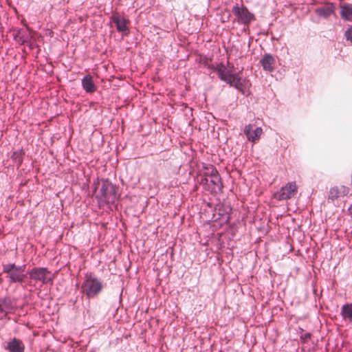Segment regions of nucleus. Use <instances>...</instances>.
I'll return each instance as SVG.
<instances>
[{
    "mask_svg": "<svg viewBox=\"0 0 352 352\" xmlns=\"http://www.w3.org/2000/svg\"><path fill=\"white\" fill-rule=\"evenodd\" d=\"M103 289L102 281L93 273H86L80 286V292L88 299L94 298L99 295Z\"/></svg>",
    "mask_w": 352,
    "mask_h": 352,
    "instance_id": "1",
    "label": "nucleus"
},
{
    "mask_svg": "<svg viewBox=\"0 0 352 352\" xmlns=\"http://www.w3.org/2000/svg\"><path fill=\"white\" fill-rule=\"evenodd\" d=\"M25 269V265L17 266L14 263L3 265V272L6 274L10 283H23L26 278Z\"/></svg>",
    "mask_w": 352,
    "mask_h": 352,
    "instance_id": "2",
    "label": "nucleus"
},
{
    "mask_svg": "<svg viewBox=\"0 0 352 352\" xmlns=\"http://www.w3.org/2000/svg\"><path fill=\"white\" fill-rule=\"evenodd\" d=\"M100 197L104 202H113L116 199V186L109 179L102 181Z\"/></svg>",
    "mask_w": 352,
    "mask_h": 352,
    "instance_id": "3",
    "label": "nucleus"
},
{
    "mask_svg": "<svg viewBox=\"0 0 352 352\" xmlns=\"http://www.w3.org/2000/svg\"><path fill=\"white\" fill-rule=\"evenodd\" d=\"M30 278L36 281H41L43 284L52 283L54 276L45 267H34L29 273Z\"/></svg>",
    "mask_w": 352,
    "mask_h": 352,
    "instance_id": "4",
    "label": "nucleus"
},
{
    "mask_svg": "<svg viewBox=\"0 0 352 352\" xmlns=\"http://www.w3.org/2000/svg\"><path fill=\"white\" fill-rule=\"evenodd\" d=\"M298 187L296 182H289L274 194V197L278 201L291 199L297 192Z\"/></svg>",
    "mask_w": 352,
    "mask_h": 352,
    "instance_id": "5",
    "label": "nucleus"
},
{
    "mask_svg": "<svg viewBox=\"0 0 352 352\" xmlns=\"http://www.w3.org/2000/svg\"><path fill=\"white\" fill-rule=\"evenodd\" d=\"M232 12L238 17V21L243 24H248L251 21L254 20V16L250 13L247 8L243 4H236L232 8Z\"/></svg>",
    "mask_w": 352,
    "mask_h": 352,
    "instance_id": "6",
    "label": "nucleus"
},
{
    "mask_svg": "<svg viewBox=\"0 0 352 352\" xmlns=\"http://www.w3.org/2000/svg\"><path fill=\"white\" fill-rule=\"evenodd\" d=\"M111 21L116 25V29L118 32H122L124 35L129 34V30L128 28L129 21L121 15L116 13L111 16Z\"/></svg>",
    "mask_w": 352,
    "mask_h": 352,
    "instance_id": "7",
    "label": "nucleus"
},
{
    "mask_svg": "<svg viewBox=\"0 0 352 352\" xmlns=\"http://www.w3.org/2000/svg\"><path fill=\"white\" fill-rule=\"evenodd\" d=\"M6 349L10 352H24L25 345L21 340L14 338L8 342Z\"/></svg>",
    "mask_w": 352,
    "mask_h": 352,
    "instance_id": "8",
    "label": "nucleus"
},
{
    "mask_svg": "<svg viewBox=\"0 0 352 352\" xmlns=\"http://www.w3.org/2000/svg\"><path fill=\"white\" fill-rule=\"evenodd\" d=\"M346 193H347V190L345 188V186H342L340 187L334 186L330 189L329 199L333 201L335 199H337L338 197H340L341 196H344V195H346Z\"/></svg>",
    "mask_w": 352,
    "mask_h": 352,
    "instance_id": "9",
    "label": "nucleus"
},
{
    "mask_svg": "<svg viewBox=\"0 0 352 352\" xmlns=\"http://www.w3.org/2000/svg\"><path fill=\"white\" fill-rule=\"evenodd\" d=\"M261 63L265 70L272 72L274 68L275 59L272 56L265 54L261 60Z\"/></svg>",
    "mask_w": 352,
    "mask_h": 352,
    "instance_id": "10",
    "label": "nucleus"
},
{
    "mask_svg": "<svg viewBox=\"0 0 352 352\" xmlns=\"http://www.w3.org/2000/svg\"><path fill=\"white\" fill-rule=\"evenodd\" d=\"M82 85L83 89L88 93H93L96 89V87L93 82V78L90 75H87L82 78Z\"/></svg>",
    "mask_w": 352,
    "mask_h": 352,
    "instance_id": "11",
    "label": "nucleus"
},
{
    "mask_svg": "<svg viewBox=\"0 0 352 352\" xmlns=\"http://www.w3.org/2000/svg\"><path fill=\"white\" fill-rule=\"evenodd\" d=\"M206 182H210L213 184L217 188H220L222 186L221 177L216 168L212 167L210 171V175L209 178L206 179Z\"/></svg>",
    "mask_w": 352,
    "mask_h": 352,
    "instance_id": "12",
    "label": "nucleus"
},
{
    "mask_svg": "<svg viewBox=\"0 0 352 352\" xmlns=\"http://www.w3.org/2000/svg\"><path fill=\"white\" fill-rule=\"evenodd\" d=\"M334 8L333 3H326L322 8L316 9V12L320 16L327 17L333 12Z\"/></svg>",
    "mask_w": 352,
    "mask_h": 352,
    "instance_id": "13",
    "label": "nucleus"
},
{
    "mask_svg": "<svg viewBox=\"0 0 352 352\" xmlns=\"http://www.w3.org/2000/svg\"><path fill=\"white\" fill-rule=\"evenodd\" d=\"M217 74L221 80L226 79L230 74H232V72L226 67L222 63L219 65L216 69Z\"/></svg>",
    "mask_w": 352,
    "mask_h": 352,
    "instance_id": "14",
    "label": "nucleus"
},
{
    "mask_svg": "<svg viewBox=\"0 0 352 352\" xmlns=\"http://www.w3.org/2000/svg\"><path fill=\"white\" fill-rule=\"evenodd\" d=\"M341 314L343 318L352 321V304L344 305L341 309Z\"/></svg>",
    "mask_w": 352,
    "mask_h": 352,
    "instance_id": "15",
    "label": "nucleus"
},
{
    "mask_svg": "<svg viewBox=\"0 0 352 352\" xmlns=\"http://www.w3.org/2000/svg\"><path fill=\"white\" fill-rule=\"evenodd\" d=\"M341 16L346 20L352 21V7L348 5L342 6Z\"/></svg>",
    "mask_w": 352,
    "mask_h": 352,
    "instance_id": "16",
    "label": "nucleus"
},
{
    "mask_svg": "<svg viewBox=\"0 0 352 352\" xmlns=\"http://www.w3.org/2000/svg\"><path fill=\"white\" fill-rule=\"evenodd\" d=\"M262 133H263L262 128L257 127L255 130L252 131V133L248 140L251 142H256V140H258L260 138Z\"/></svg>",
    "mask_w": 352,
    "mask_h": 352,
    "instance_id": "17",
    "label": "nucleus"
},
{
    "mask_svg": "<svg viewBox=\"0 0 352 352\" xmlns=\"http://www.w3.org/2000/svg\"><path fill=\"white\" fill-rule=\"evenodd\" d=\"M22 151H14L12 155V159L19 166L22 163Z\"/></svg>",
    "mask_w": 352,
    "mask_h": 352,
    "instance_id": "18",
    "label": "nucleus"
},
{
    "mask_svg": "<svg viewBox=\"0 0 352 352\" xmlns=\"http://www.w3.org/2000/svg\"><path fill=\"white\" fill-rule=\"evenodd\" d=\"M243 85L241 82V77L239 76V74H236L235 78L234 79V81L232 82V87H234L239 90H241L243 89Z\"/></svg>",
    "mask_w": 352,
    "mask_h": 352,
    "instance_id": "19",
    "label": "nucleus"
},
{
    "mask_svg": "<svg viewBox=\"0 0 352 352\" xmlns=\"http://www.w3.org/2000/svg\"><path fill=\"white\" fill-rule=\"evenodd\" d=\"M252 124H248L244 128V133L246 135L247 138L248 139L252 133Z\"/></svg>",
    "mask_w": 352,
    "mask_h": 352,
    "instance_id": "20",
    "label": "nucleus"
},
{
    "mask_svg": "<svg viewBox=\"0 0 352 352\" xmlns=\"http://www.w3.org/2000/svg\"><path fill=\"white\" fill-rule=\"evenodd\" d=\"M345 37L352 43V26L345 32Z\"/></svg>",
    "mask_w": 352,
    "mask_h": 352,
    "instance_id": "21",
    "label": "nucleus"
},
{
    "mask_svg": "<svg viewBox=\"0 0 352 352\" xmlns=\"http://www.w3.org/2000/svg\"><path fill=\"white\" fill-rule=\"evenodd\" d=\"M236 74H230L229 76H228L226 79H224L223 81L228 83L230 86L232 85V82L234 81V79L235 78Z\"/></svg>",
    "mask_w": 352,
    "mask_h": 352,
    "instance_id": "22",
    "label": "nucleus"
},
{
    "mask_svg": "<svg viewBox=\"0 0 352 352\" xmlns=\"http://www.w3.org/2000/svg\"><path fill=\"white\" fill-rule=\"evenodd\" d=\"M14 38L16 41H17L18 42H21V43H23L25 42V39H23L21 36H20L18 34L15 35Z\"/></svg>",
    "mask_w": 352,
    "mask_h": 352,
    "instance_id": "23",
    "label": "nucleus"
},
{
    "mask_svg": "<svg viewBox=\"0 0 352 352\" xmlns=\"http://www.w3.org/2000/svg\"><path fill=\"white\" fill-rule=\"evenodd\" d=\"M349 214L351 215H352V204L351 205V206L349 208Z\"/></svg>",
    "mask_w": 352,
    "mask_h": 352,
    "instance_id": "24",
    "label": "nucleus"
},
{
    "mask_svg": "<svg viewBox=\"0 0 352 352\" xmlns=\"http://www.w3.org/2000/svg\"><path fill=\"white\" fill-rule=\"evenodd\" d=\"M305 336H306V338H308V337L310 338V335L309 334H307Z\"/></svg>",
    "mask_w": 352,
    "mask_h": 352,
    "instance_id": "25",
    "label": "nucleus"
}]
</instances>
